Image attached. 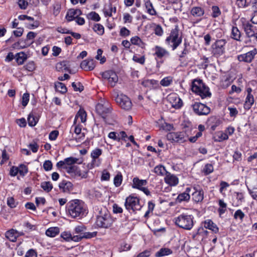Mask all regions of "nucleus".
Returning a JSON list of instances; mask_svg holds the SVG:
<instances>
[{"instance_id":"nucleus-31","label":"nucleus","mask_w":257,"mask_h":257,"mask_svg":"<svg viewBox=\"0 0 257 257\" xmlns=\"http://www.w3.org/2000/svg\"><path fill=\"white\" fill-rule=\"evenodd\" d=\"M59 187L64 192L70 191L73 189L72 184L70 182L65 180L61 182L59 184Z\"/></svg>"},{"instance_id":"nucleus-46","label":"nucleus","mask_w":257,"mask_h":257,"mask_svg":"<svg viewBox=\"0 0 257 257\" xmlns=\"http://www.w3.org/2000/svg\"><path fill=\"white\" fill-rule=\"evenodd\" d=\"M86 228L83 225H78L76 226L74 228V231L76 234H78L79 235H84L86 232Z\"/></svg>"},{"instance_id":"nucleus-21","label":"nucleus","mask_w":257,"mask_h":257,"mask_svg":"<svg viewBox=\"0 0 257 257\" xmlns=\"http://www.w3.org/2000/svg\"><path fill=\"white\" fill-rule=\"evenodd\" d=\"M148 182L147 180L140 179L138 177H134L133 179L132 188L141 190L147 185Z\"/></svg>"},{"instance_id":"nucleus-32","label":"nucleus","mask_w":257,"mask_h":257,"mask_svg":"<svg viewBox=\"0 0 257 257\" xmlns=\"http://www.w3.org/2000/svg\"><path fill=\"white\" fill-rule=\"evenodd\" d=\"M254 97H253V95H247V96L245 98V102L244 104V109H249L251 108V107L252 106V105H253V104L254 103Z\"/></svg>"},{"instance_id":"nucleus-29","label":"nucleus","mask_w":257,"mask_h":257,"mask_svg":"<svg viewBox=\"0 0 257 257\" xmlns=\"http://www.w3.org/2000/svg\"><path fill=\"white\" fill-rule=\"evenodd\" d=\"M192 199L196 202H199L204 198V192L203 190H196L192 193Z\"/></svg>"},{"instance_id":"nucleus-7","label":"nucleus","mask_w":257,"mask_h":257,"mask_svg":"<svg viewBox=\"0 0 257 257\" xmlns=\"http://www.w3.org/2000/svg\"><path fill=\"white\" fill-rule=\"evenodd\" d=\"M124 206L126 209L130 212L134 213L137 210H140L142 207L140 199L132 195H130L126 198Z\"/></svg>"},{"instance_id":"nucleus-13","label":"nucleus","mask_w":257,"mask_h":257,"mask_svg":"<svg viewBox=\"0 0 257 257\" xmlns=\"http://www.w3.org/2000/svg\"><path fill=\"white\" fill-rule=\"evenodd\" d=\"M257 54V49L254 48L245 54H240L237 56V60L240 62L250 63L254 59L255 55Z\"/></svg>"},{"instance_id":"nucleus-1","label":"nucleus","mask_w":257,"mask_h":257,"mask_svg":"<svg viewBox=\"0 0 257 257\" xmlns=\"http://www.w3.org/2000/svg\"><path fill=\"white\" fill-rule=\"evenodd\" d=\"M66 212L72 218L81 219L88 213L86 205L81 200H71L66 205Z\"/></svg>"},{"instance_id":"nucleus-38","label":"nucleus","mask_w":257,"mask_h":257,"mask_svg":"<svg viewBox=\"0 0 257 257\" xmlns=\"http://www.w3.org/2000/svg\"><path fill=\"white\" fill-rule=\"evenodd\" d=\"M154 172L158 175L162 176L166 175V173L168 172L166 171L165 167L164 166L159 165L155 167Z\"/></svg>"},{"instance_id":"nucleus-3","label":"nucleus","mask_w":257,"mask_h":257,"mask_svg":"<svg viewBox=\"0 0 257 257\" xmlns=\"http://www.w3.org/2000/svg\"><path fill=\"white\" fill-rule=\"evenodd\" d=\"M113 222V219L107 209L105 207L101 208L96 217V225L99 227L108 228L111 226Z\"/></svg>"},{"instance_id":"nucleus-39","label":"nucleus","mask_w":257,"mask_h":257,"mask_svg":"<svg viewBox=\"0 0 257 257\" xmlns=\"http://www.w3.org/2000/svg\"><path fill=\"white\" fill-rule=\"evenodd\" d=\"M158 84V81L154 79H145L141 82V84L145 87L151 88Z\"/></svg>"},{"instance_id":"nucleus-19","label":"nucleus","mask_w":257,"mask_h":257,"mask_svg":"<svg viewBox=\"0 0 257 257\" xmlns=\"http://www.w3.org/2000/svg\"><path fill=\"white\" fill-rule=\"evenodd\" d=\"M165 175L164 180L166 184L171 186H175L178 185L179 179L175 175L168 172Z\"/></svg>"},{"instance_id":"nucleus-24","label":"nucleus","mask_w":257,"mask_h":257,"mask_svg":"<svg viewBox=\"0 0 257 257\" xmlns=\"http://www.w3.org/2000/svg\"><path fill=\"white\" fill-rule=\"evenodd\" d=\"M221 122V120L215 116H211L208 118L207 123L212 131H214Z\"/></svg>"},{"instance_id":"nucleus-59","label":"nucleus","mask_w":257,"mask_h":257,"mask_svg":"<svg viewBox=\"0 0 257 257\" xmlns=\"http://www.w3.org/2000/svg\"><path fill=\"white\" fill-rule=\"evenodd\" d=\"M24 67L25 69L30 72H32L35 69V63L33 61H30L27 63Z\"/></svg>"},{"instance_id":"nucleus-20","label":"nucleus","mask_w":257,"mask_h":257,"mask_svg":"<svg viewBox=\"0 0 257 257\" xmlns=\"http://www.w3.org/2000/svg\"><path fill=\"white\" fill-rule=\"evenodd\" d=\"M81 14L82 12L80 9H70L67 12L65 18L68 22H71Z\"/></svg>"},{"instance_id":"nucleus-26","label":"nucleus","mask_w":257,"mask_h":257,"mask_svg":"<svg viewBox=\"0 0 257 257\" xmlns=\"http://www.w3.org/2000/svg\"><path fill=\"white\" fill-rule=\"evenodd\" d=\"M6 236L11 241L15 242L19 236V232L16 230L11 229L6 232Z\"/></svg>"},{"instance_id":"nucleus-49","label":"nucleus","mask_w":257,"mask_h":257,"mask_svg":"<svg viewBox=\"0 0 257 257\" xmlns=\"http://www.w3.org/2000/svg\"><path fill=\"white\" fill-rule=\"evenodd\" d=\"M41 187L47 192H49L53 188V186L50 182H43L41 184Z\"/></svg>"},{"instance_id":"nucleus-2","label":"nucleus","mask_w":257,"mask_h":257,"mask_svg":"<svg viewBox=\"0 0 257 257\" xmlns=\"http://www.w3.org/2000/svg\"><path fill=\"white\" fill-rule=\"evenodd\" d=\"M194 217L193 215L183 213L174 218L175 224L179 227L190 230L194 225Z\"/></svg>"},{"instance_id":"nucleus-42","label":"nucleus","mask_w":257,"mask_h":257,"mask_svg":"<svg viewBox=\"0 0 257 257\" xmlns=\"http://www.w3.org/2000/svg\"><path fill=\"white\" fill-rule=\"evenodd\" d=\"M61 9V5L59 2H55L53 5V15L54 16H57Z\"/></svg>"},{"instance_id":"nucleus-63","label":"nucleus","mask_w":257,"mask_h":257,"mask_svg":"<svg viewBox=\"0 0 257 257\" xmlns=\"http://www.w3.org/2000/svg\"><path fill=\"white\" fill-rule=\"evenodd\" d=\"M52 163L50 160H46L44 162L43 168L46 171H49L52 169Z\"/></svg>"},{"instance_id":"nucleus-48","label":"nucleus","mask_w":257,"mask_h":257,"mask_svg":"<svg viewBox=\"0 0 257 257\" xmlns=\"http://www.w3.org/2000/svg\"><path fill=\"white\" fill-rule=\"evenodd\" d=\"M87 18L88 19L93 20L94 21L98 22L100 20V17L99 15L95 12H91L87 14Z\"/></svg>"},{"instance_id":"nucleus-14","label":"nucleus","mask_w":257,"mask_h":257,"mask_svg":"<svg viewBox=\"0 0 257 257\" xmlns=\"http://www.w3.org/2000/svg\"><path fill=\"white\" fill-rule=\"evenodd\" d=\"M184 138L185 134L183 132H171L167 135V140L172 143H182L185 141Z\"/></svg>"},{"instance_id":"nucleus-10","label":"nucleus","mask_w":257,"mask_h":257,"mask_svg":"<svg viewBox=\"0 0 257 257\" xmlns=\"http://www.w3.org/2000/svg\"><path fill=\"white\" fill-rule=\"evenodd\" d=\"M115 100L117 104L124 110H128L132 108V103L131 100L130 98L124 94H117Z\"/></svg>"},{"instance_id":"nucleus-58","label":"nucleus","mask_w":257,"mask_h":257,"mask_svg":"<svg viewBox=\"0 0 257 257\" xmlns=\"http://www.w3.org/2000/svg\"><path fill=\"white\" fill-rule=\"evenodd\" d=\"M28 124L31 126H34L37 123V118H35L33 114H30L28 117Z\"/></svg>"},{"instance_id":"nucleus-18","label":"nucleus","mask_w":257,"mask_h":257,"mask_svg":"<svg viewBox=\"0 0 257 257\" xmlns=\"http://www.w3.org/2000/svg\"><path fill=\"white\" fill-rule=\"evenodd\" d=\"M191 188H186L184 192L181 193L178 195L176 199V202L177 203H181L183 202H189L190 199V195L189 193L191 192Z\"/></svg>"},{"instance_id":"nucleus-36","label":"nucleus","mask_w":257,"mask_h":257,"mask_svg":"<svg viewBox=\"0 0 257 257\" xmlns=\"http://www.w3.org/2000/svg\"><path fill=\"white\" fill-rule=\"evenodd\" d=\"M172 253V251L168 248H162L159 251L156 252V257H162L165 255H168Z\"/></svg>"},{"instance_id":"nucleus-8","label":"nucleus","mask_w":257,"mask_h":257,"mask_svg":"<svg viewBox=\"0 0 257 257\" xmlns=\"http://www.w3.org/2000/svg\"><path fill=\"white\" fill-rule=\"evenodd\" d=\"M73 131L74 133L75 134V136L73 135V134L71 135V136H69V140L70 141H75L77 143L81 142L84 139L85 135L83 133L81 132L82 131V125L81 124H76V117L74 120L73 124L72 125L70 133H72V131Z\"/></svg>"},{"instance_id":"nucleus-50","label":"nucleus","mask_w":257,"mask_h":257,"mask_svg":"<svg viewBox=\"0 0 257 257\" xmlns=\"http://www.w3.org/2000/svg\"><path fill=\"white\" fill-rule=\"evenodd\" d=\"M19 173L22 176H25L28 172V168L24 164H21L18 167Z\"/></svg>"},{"instance_id":"nucleus-60","label":"nucleus","mask_w":257,"mask_h":257,"mask_svg":"<svg viewBox=\"0 0 257 257\" xmlns=\"http://www.w3.org/2000/svg\"><path fill=\"white\" fill-rule=\"evenodd\" d=\"M7 205L10 207L13 208L16 207L17 203L15 201L13 197H10L7 198Z\"/></svg>"},{"instance_id":"nucleus-45","label":"nucleus","mask_w":257,"mask_h":257,"mask_svg":"<svg viewBox=\"0 0 257 257\" xmlns=\"http://www.w3.org/2000/svg\"><path fill=\"white\" fill-rule=\"evenodd\" d=\"M108 81L112 87L114 86L118 81V76L114 71H113L111 74V75L110 76Z\"/></svg>"},{"instance_id":"nucleus-37","label":"nucleus","mask_w":257,"mask_h":257,"mask_svg":"<svg viewBox=\"0 0 257 257\" xmlns=\"http://www.w3.org/2000/svg\"><path fill=\"white\" fill-rule=\"evenodd\" d=\"M16 62L18 65H22L27 59V56L24 52L18 53L15 56Z\"/></svg>"},{"instance_id":"nucleus-17","label":"nucleus","mask_w":257,"mask_h":257,"mask_svg":"<svg viewBox=\"0 0 257 257\" xmlns=\"http://www.w3.org/2000/svg\"><path fill=\"white\" fill-rule=\"evenodd\" d=\"M73 176L79 177L81 178H86L87 175V171H81L80 168L75 166L74 167L69 168L67 172Z\"/></svg>"},{"instance_id":"nucleus-44","label":"nucleus","mask_w":257,"mask_h":257,"mask_svg":"<svg viewBox=\"0 0 257 257\" xmlns=\"http://www.w3.org/2000/svg\"><path fill=\"white\" fill-rule=\"evenodd\" d=\"M244 43L247 46L254 47L257 44V40L254 37H246Z\"/></svg>"},{"instance_id":"nucleus-6","label":"nucleus","mask_w":257,"mask_h":257,"mask_svg":"<svg viewBox=\"0 0 257 257\" xmlns=\"http://www.w3.org/2000/svg\"><path fill=\"white\" fill-rule=\"evenodd\" d=\"M97 113L100 115L103 120L107 123H111L108 120L107 117L109 116L111 112L110 104L107 101H101L98 103L95 107Z\"/></svg>"},{"instance_id":"nucleus-64","label":"nucleus","mask_w":257,"mask_h":257,"mask_svg":"<svg viewBox=\"0 0 257 257\" xmlns=\"http://www.w3.org/2000/svg\"><path fill=\"white\" fill-rule=\"evenodd\" d=\"M72 86L73 87L74 90L76 91H79L81 92L84 89L83 86L80 82L77 83L73 82L72 83Z\"/></svg>"},{"instance_id":"nucleus-16","label":"nucleus","mask_w":257,"mask_h":257,"mask_svg":"<svg viewBox=\"0 0 257 257\" xmlns=\"http://www.w3.org/2000/svg\"><path fill=\"white\" fill-rule=\"evenodd\" d=\"M243 29L245 34L246 37H255L257 40V31L255 32L254 29V26L248 22H244L242 24Z\"/></svg>"},{"instance_id":"nucleus-9","label":"nucleus","mask_w":257,"mask_h":257,"mask_svg":"<svg viewBox=\"0 0 257 257\" xmlns=\"http://www.w3.org/2000/svg\"><path fill=\"white\" fill-rule=\"evenodd\" d=\"M79 159L76 158L70 157L65 158L63 161H59L56 164V166L58 169L63 168L66 170L67 172L69 171V168L74 167L75 164H81Z\"/></svg>"},{"instance_id":"nucleus-30","label":"nucleus","mask_w":257,"mask_h":257,"mask_svg":"<svg viewBox=\"0 0 257 257\" xmlns=\"http://www.w3.org/2000/svg\"><path fill=\"white\" fill-rule=\"evenodd\" d=\"M191 14L194 17H201L204 14V10L200 7H194L191 9Z\"/></svg>"},{"instance_id":"nucleus-34","label":"nucleus","mask_w":257,"mask_h":257,"mask_svg":"<svg viewBox=\"0 0 257 257\" xmlns=\"http://www.w3.org/2000/svg\"><path fill=\"white\" fill-rule=\"evenodd\" d=\"M115 13L116 8L113 7L112 5L109 4L105 6L103 9V12L105 17H111L112 16V12Z\"/></svg>"},{"instance_id":"nucleus-57","label":"nucleus","mask_w":257,"mask_h":257,"mask_svg":"<svg viewBox=\"0 0 257 257\" xmlns=\"http://www.w3.org/2000/svg\"><path fill=\"white\" fill-rule=\"evenodd\" d=\"M244 216V213L240 209H238L235 212L233 216L234 219H239L240 221H242Z\"/></svg>"},{"instance_id":"nucleus-15","label":"nucleus","mask_w":257,"mask_h":257,"mask_svg":"<svg viewBox=\"0 0 257 257\" xmlns=\"http://www.w3.org/2000/svg\"><path fill=\"white\" fill-rule=\"evenodd\" d=\"M153 50L154 52L153 55L155 57L156 60L161 59L165 57H169L170 55L169 52L166 49L159 46H156Z\"/></svg>"},{"instance_id":"nucleus-62","label":"nucleus","mask_w":257,"mask_h":257,"mask_svg":"<svg viewBox=\"0 0 257 257\" xmlns=\"http://www.w3.org/2000/svg\"><path fill=\"white\" fill-rule=\"evenodd\" d=\"M220 186L219 192L220 193L223 194V192L229 186V184L227 182L222 181L220 183Z\"/></svg>"},{"instance_id":"nucleus-56","label":"nucleus","mask_w":257,"mask_h":257,"mask_svg":"<svg viewBox=\"0 0 257 257\" xmlns=\"http://www.w3.org/2000/svg\"><path fill=\"white\" fill-rule=\"evenodd\" d=\"M102 150L99 148H96L93 150L91 153V157L92 159H98L102 154Z\"/></svg>"},{"instance_id":"nucleus-61","label":"nucleus","mask_w":257,"mask_h":257,"mask_svg":"<svg viewBox=\"0 0 257 257\" xmlns=\"http://www.w3.org/2000/svg\"><path fill=\"white\" fill-rule=\"evenodd\" d=\"M72 234L69 231H64L61 234V237L66 241H71Z\"/></svg>"},{"instance_id":"nucleus-5","label":"nucleus","mask_w":257,"mask_h":257,"mask_svg":"<svg viewBox=\"0 0 257 257\" xmlns=\"http://www.w3.org/2000/svg\"><path fill=\"white\" fill-rule=\"evenodd\" d=\"M182 42V36L179 33L177 26L172 29L165 40V44L174 51L181 44Z\"/></svg>"},{"instance_id":"nucleus-33","label":"nucleus","mask_w":257,"mask_h":257,"mask_svg":"<svg viewBox=\"0 0 257 257\" xmlns=\"http://www.w3.org/2000/svg\"><path fill=\"white\" fill-rule=\"evenodd\" d=\"M231 37L236 41H241V32L236 27H232Z\"/></svg>"},{"instance_id":"nucleus-40","label":"nucleus","mask_w":257,"mask_h":257,"mask_svg":"<svg viewBox=\"0 0 257 257\" xmlns=\"http://www.w3.org/2000/svg\"><path fill=\"white\" fill-rule=\"evenodd\" d=\"M55 87L57 91H59L63 94L66 93L67 90L65 85L60 82H57L55 83Z\"/></svg>"},{"instance_id":"nucleus-54","label":"nucleus","mask_w":257,"mask_h":257,"mask_svg":"<svg viewBox=\"0 0 257 257\" xmlns=\"http://www.w3.org/2000/svg\"><path fill=\"white\" fill-rule=\"evenodd\" d=\"M122 181V176L121 173L117 174L114 178L113 183L115 187H119Z\"/></svg>"},{"instance_id":"nucleus-11","label":"nucleus","mask_w":257,"mask_h":257,"mask_svg":"<svg viewBox=\"0 0 257 257\" xmlns=\"http://www.w3.org/2000/svg\"><path fill=\"white\" fill-rule=\"evenodd\" d=\"M192 107L194 113L198 115H206L210 112L209 107L200 102H195Z\"/></svg>"},{"instance_id":"nucleus-28","label":"nucleus","mask_w":257,"mask_h":257,"mask_svg":"<svg viewBox=\"0 0 257 257\" xmlns=\"http://www.w3.org/2000/svg\"><path fill=\"white\" fill-rule=\"evenodd\" d=\"M33 43V41L31 42H28V41L26 40L21 39L17 43H15L13 45V47L19 49H24L29 47L31 44Z\"/></svg>"},{"instance_id":"nucleus-22","label":"nucleus","mask_w":257,"mask_h":257,"mask_svg":"<svg viewBox=\"0 0 257 257\" xmlns=\"http://www.w3.org/2000/svg\"><path fill=\"white\" fill-rule=\"evenodd\" d=\"M97 234L96 232H86L84 235H72L71 238V241H73L75 242H79L83 238H91L95 237Z\"/></svg>"},{"instance_id":"nucleus-52","label":"nucleus","mask_w":257,"mask_h":257,"mask_svg":"<svg viewBox=\"0 0 257 257\" xmlns=\"http://www.w3.org/2000/svg\"><path fill=\"white\" fill-rule=\"evenodd\" d=\"M211 9L212 11L211 16L213 18H217L221 15V11L218 6H213L212 7Z\"/></svg>"},{"instance_id":"nucleus-53","label":"nucleus","mask_w":257,"mask_h":257,"mask_svg":"<svg viewBox=\"0 0 257 257\" xmlns=\"http://www.w3.org/2000/svg\"><path fill=\"white\" fill-rule=\"evenodd\" d=\"M93 29L95 32L100 35H103L104 32L103 26L99 24L94 25Z\"/></svg>"},{"instance_id":"nucleus-35","label":"nucleus","mask_w":257,"mask_h":257,"mask_svg":"<svg viewBox=\"0 0 257 257\" xmlns=\"http://www.w3.org/2000/svg\"><path fill=\"white\" fill-rule=\"evenodd\" d=\"M60 229L58 227H50L46 231V234L48 236L54 237L59 234Z\"/></svg>"},{"instance_id":"nucleus-12","label":"nucleus","mask_w":257,"mask_h":257,"mask_svg":"<svg viewBox=\"0 0 257 257\" xmlns=\"http://www.w3.org/2000/svg\"><path fill=\"white\" fill-rule=\"evenodd\" d=\"M226 44L225 40L220 39L217 40L212 45V52L214 55H221L224 52V46Z\"/></svg>"},{"instance_id":"nucleus-23","label":"nucleus","mask_w":257,"mask_h":257,"mask_svg":"<svg viewBox=\"0 0 257 257\" xmlns=\"http://www.w3.org/2000/svg\"><path fill=\"white\" fill-rule=\"evenodd\" d=\"M95 66V61L93 59H86L83 60L80 64L81 68L86 71L92 70L94 68Z\"/></svg>"},{"instance_id":"nucleus-51","label":"nucleus","mask_w":257,"mask_h":257,"mask_svg":"<svg viewBox=\"0 0 257 257\" xmlns=\"http://www.w3.org/2000/svg\"><path fill=\"white\" fill-rule=\"evenodd\" d=\"M213 165L211 164H207L203 168V172L205 175H207L213 172Z\"/></svg>"},{"instance_id":"nucleus-47","label":"nucleus","mask_w":257,"mask_h":257,"mask_svg":"<svg viewBox=\"0 0 257 257\" xmlns=\"http://www.w3.org/2000/svg\"><path fill=\"white\" fill-rule=\"evenodd\" d=\"M173 82V79L172 77L168 76L164 78L160 81V84L164 87L169 86Z\"/></svg>"},{"instance_id":"nucleus-4","label":"nucleus","mask_w":257,"mask_h":257,"mask_svg":"<svg viewBox=\"0 0 257 257\" xmlns=\"http://www.w3.org/2000/svg\"><path fill=\"white\" fill-rule=\"evenodd\" d=\"M191 90L193 92L199 95L202 99L210 97L211 96L209 87L200 79H194L192 81Z\"/></svg>"},{"instance_id":"nucleus-55","label":"nucleus","mask_w":257,"mask_h":257,"mask_svg":"<svg viewBox=\"0 0 257 257\" xmlns=\"http://www.w3.org/2000/svg\"><path fill=\"white\" fill-rule=\"evenodd\" d=\"M183 45V50L182 51L180 54L179 55V57L180 58H184L186 55H187L189 53V52L188 49L187 48V47L189 46V44L185 41Z\"/></svg>"},{"instance_id":"nucleus-25","label":"nucleus","mask_w":257,"mask_h":257,"mask_svg":"<svg viewBox=\"0 0 257 257\" xmlns=\"http://www.w3.org/2000/svg\"><path fill=\"white\" fill-rule=\"evenodd\" d=\"M204 227L209 230H212L213 232L216 233L219 231V228L217 225L210 219L205 220L204 222Z\"/></svg>"},{"instance_id":"nucleus-43","label":"nucleus","mask_w":257,"mask_h":257,"mask_svg":"<svg viewBox=\"0 0 257 257\" xmlns=\"http://www.w3.org/2000/svg\"><path fill=\"white\" fill-rule=\"evenodd\" d=\"M219 208L218 211L220 215L224 214L226 210L227 204L222 200H219L218 202Z\"/></svg>"},{"instance_id":"nucleus-41","label":"nucleus","mask_w":257,"mask_h":257,"mask_svg":"<svg viewBox=\"0 0 257 257\" xmlns=\"http://www.w3.org/2000/svg\"><path fill=\"white\" fill-rule=\"evenodd\" d=\"M155 207V204L153 201H150L148 203V210L146 212L144 217L148 218L149 217L150 213H152L154 208Z\"/></svg>"},{"instance_id":"nucleus-27","label":"nucleus","mask_w":257,"mask_h":257,"mask_svg":"<svg viewBox=\"0 0 257 257\" xmlns=\"http://www.w3.org/2000/svg\"><path fill=\"white\" fill-rule=\"evenodd\" d=\"M145 7L146 9L147 13L151 16H155L157 15V12L154 9L153 4L150 0H144Z\"/></svg>"}]
</instances>
